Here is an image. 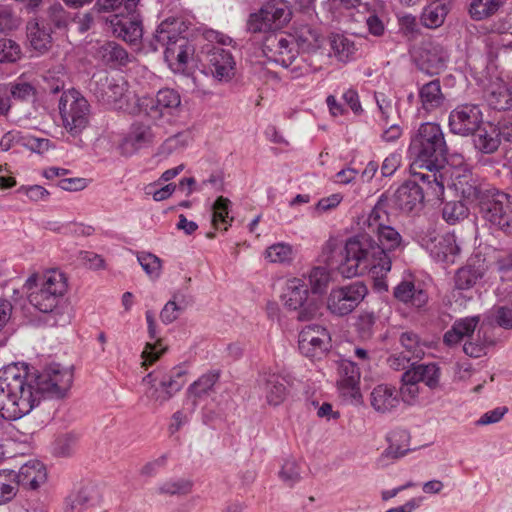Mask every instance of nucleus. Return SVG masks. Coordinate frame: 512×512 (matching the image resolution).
<instances>
[{
	"mask_svg": "<svg viewBox=\"0 0 512 512\" xmlns=\"http://www.w3.org/2000/svg\"><path fill=\"white\" fill-rule=\"evenodd\" d=\"M73 382L70 369L53 363L42 370L13 363L0 369V415L17 420L30 413L44 398H63Z\"/></svg>",
	"mask_w": 512,
	"mask_h": 512,
	"instance_id": "1",
	"label": "nucleus"
},
{
	"mask_svg": "<svg viewBox=\"0 0 512 512\" xmlns=\"http://www.w3.org/2000/svg\"><path fill=\"white\" fill-rule=\"evenodd\" d=\"M376 242L367 233L350 237L342 251L343 257L335 267L345 278L371 273L375 278H382L391 270L389 252L401 246L402 237L389 225L382 227L377 233Z\"/></svg>",
	"mask_w": 512,
	"mask_h": 512,
	"instance_id": "2",
	"label": "nucleus"
},
{
	"mask_svg": "<svg viewBox=\"0 0 512 512\" xmlns=\"http://www.w3.org/2000/svg\"><path fill=\"white\" fill-rule=\"evenodd\" d=\"M187 30L188 27L181 18H167L158 25L150 43L154 51L159 47L165 48L164 59L173 71H184L189 62H198V49H201L203 42L217 41L227 44L232 41L229 36L213 30L207 31L203 36L189 38Z\"/></svg>",
	"mask_w": 512,
	"mask_h": 512,
	"instance_id": "3",
	"label": "nucleus"
},
{
	"mask_svg": "<svg viewBox=\"0 0 512 512\" xmlns=\"http://www.w3.org/2000/svg\"><path fill=\"white\" fill-rule=\"evenodd\" d=\"M29 303L38 311L48 314L50 326H66L72 319V308L65 298L67 278L58 270L34 273L23 285Z\"/></svg>",
	"mask_w": 512,
	"mask_h": 512,
	"instance_id": "4",
	"label": "nucleus"
},
{
	"mask_svg": "<svg viewBox=\"0 0 512 512\" xmlns=\"http://www.w3.org/2000/svg\"><path fill=\"white\" fill-rule=\"evenodd\" d=\"M462 196L476 201L478 215L491 227L512 234V196L490 184L459 180L454 184Z\"/></svg>",
	"mask_w": 512,
	"mask_h": 512,
	"instance_id": "5",
	"label": "nucleus"
},
{
	"mask_svg": "<svg viewBox=\"0 0 512 512\" xmlns=\"http://www.w3.org/2000/svg\"><path fill=\"white\" fill-rule=\"evenodd\" d=\"M409 153L414 156L412 169H425L427 173L443 174L447 161L448 146L440 125L422 123L412 136Z\"/></svg>",
	"mask_w": 512,
	"mask_h": 512,
	"instance_id": "6",
	"label": "nucleus"
},
{
	"mask_svg": "<svg viewBox=\"0 0 512 512\" xmlns=\"http://www.w3.org/2000/svg\"><path fill=\"white\" fill-rule=\"evenodd\" d=\"M413 179L400 185L390 202L392 207L404 213L418 212L422 209L425 197L431 200H440L444 194L445 176L416 171L410 167Z\"/></svg>",
	"mask_w": 512,
	"mask_h": 512,
	"instance_id": "7",
	"label": "nucleus"
},
{
	"mask_svg": "<svg viewBox=\"0 0 512 512\" xmlns=\"http://www.w3.org/2000/svg\"><path fill=\"white\" fill-rule=\"evenodd\" d=\"M292 12L286 0H267L249 14L246 30L251 34H265L282 29L290 20Z\"/></svg>",
	"mask_w": 512,
	"mask_h": 512,
	"instance_id": "8",
	"label": "nucleus"
},
{
	"mask_svg": "<svg viewBox=\"0 0 512 512\" xmlns=\"http://www.w3.org/2000/svg\"><path fill=\"white\" fill-rule=\"evenodd\" d=\"M410 53L415 66L429 76L443 71L450 59L448 48L436 39L421 41Z\"/></svg>",
	"mask_w": 512,
	"mask_h": 512,
	"instance_id": "9",
	"label": "nucleus"
},
{
	"mask_svg": "<svg viewBox=\"0 0 512 512\" xmlns=\"http://www.w3.org/2000/svg\"><path fill=\"white\" fill-rule=\"evenodd\" d=\"M96 99L108 109L126 111L129 108L130 92L122 76H100L91 84Z\"/></svg>",
	"mask_w": 512,
	"mask_h": 512,
	"instance_id": "10",
	"label": "nucleus"
},
{
	"mask_svg": "<svg viewBox=\"0 0 512 512\" xmlns=\"http://www.w3.org/2000/svg\"><path fill=\"white\" fill-rule=\"evenodd\" d=\"M58 107L64 128L73 136L79 135L88 124V101L70 89L62 93Z\"/></svg>",
	"mask_w": 512,
	"mask_h": 512,
	"instance_id": "11",
	"label": "nucleus"
},
{
	"mask_svg": "<svg viewBox=\"0 0 512 512\" xmlns=\"http://www.w3.org/2000/svg\"><path fill=\"white\" fill-rule=\"evenodd\" d=\"M308 287L303 279L293 278L286 282L282 295L284 305L290 310L297 311L299 321L313 319L319 311L318 303L308 297Z\"/></svg>",
	"mask_w": 512,
	"mask_h": 512,
	"instance_id": "12",
	"label": "nucleus"
},
{
	"mask_svg": "<svg viewBox=\"0 0 512 512\" xmlns=\"http://www.w3.org/2000/svg\"><path fill=\"white\" fill-rule=\"evenodd\" d=\"M208 42L202 43L198 62L205 63L215 78L219 80L230 78L233 75L235 61L231 52L222 46L230 45L232 41L227 44H221L217 41H215L216 44H213V41Z\"/></svg>",
	"mask_w": 512,
	"mask_h": 512,
	"instance_id": "13",
	"label": "nucleus"
},
{
	"mask_svg": "<svg viewBox=\"0 0 512 512\" xmlns=\"http://www.w3.org/2000/svg\"><path fill=\"white\" fill-rule=\"evenodd\" d=\"M367 293V286L361 281L332 289L327 300V307L334 315H348L361 303Z\"/></svg>",
	"mask_w": 512,
	"mask_h": 512,
	"instance_id": "14",
	"label": "nucleus"
},
{
	"mask_svg": "<svg viewBox=\"0 0 512 512\" xmlns=\"http://www.w3.org/2000/svg\"><path fill=\"white\" fill-rule=\"evenodd\" d=\"M261 35V50L267 60L283 67H288L295 61L296 49L289 35L276 32Z\"/></svg>",
	"mask_w": 512,
	"mask_h": 512,
	"instance_id": "15",
	"label": "nucleus"
},
{
	"mask_svg": "<svg viewBox=\"0 0 512 512\" xmlns=\"http://www.w3.org/2000/svg\"><path fill=\"white\" fill-rule=\"evenodd\" d=\"M483 113L478 104L457 105L449 114L448 125L453 134L470 136L483 124Z\"/></svg>",
	"mask_w": 512,
	"mask_h": 512,
	"instance_id": "16",
	"label": "nucleus"
},
{
	"mask_svg": "<svg viewBox=\"0 0 512 512\" xmlns=\"http://www.w3.org/2000/svg\"><path fill=\"white\" fill-rule=\"evenodd\" d=\"M298 346L304 356L321 359L331 347V337L325 327L317 324L307 325L299 333Z\"/></svg>",
	"mask_w": 512,
	"mask_h": 512,
	"instance_id": "17",
	"label": "nucleus"
},
{
	"mask_svg": "<svg viewBox=\"0 0 512 512\" xmlns=\"http://www.w3.org/2000/svg\"><path fill=\"white\" fill-rule=\"evenodd\" d=\"M422 246L435 261L445 264H453L460 254V246L453 233H429L422 238Z\"/></svg>",
	"mask_w": 512,
	"mask_h": 512,
	"instance_id": "18",
	"label": "nucleus"
},
{
	"mask_svg": "<svg viewBox=\"0 0 512 512\" xmlns=\"http://www.w3.org/2000/svg\"><path fill=\"white\" fill-rule=\"evenodd\" d=\"M181 104L180 94L171 88H164L155 97H144L140 100V108L152 119H160L172 115Z\"/></svg>",
	"mask_w": 512,
	"mask_h": 512,
	"instance_id": "19",
	"label": "nucleus"
},
{
	"mask_svg": "<svg viewBox=\"0 0 512 512\" xmlns=\"http://www.w3.org/2000/svg\"><path fill=\"white\" fill-rule=\"evenodd\" d=\"M491 260L481 250L475 252L467 261V264L457 270L455 274V287L459 290H468L480 281L490 265Z\"/></svg>",
	"mask_w": 512,
	"mask_h": 512,
	"instance_id": "20",
	"label": "nucleus"
},
{
	"mask_svg": "<svg viewBox=\"0 0 512 512\" xmlns=\"http://www.w3.org/2000/svg\"><path fill=\"white\" fill-rule=\"evenodd\" d=\"M127 14H113L109 19L114 34L130 44H137L143 36V26L136 10L126 11Z\"/></svg>",
	"mask_w": 512,
	"mask_h": 512,
	"instance_id": "21",
	"label": "nucleus"
},
{
	"mask_svg": "<svg viewBox=\"0 0 512 512\" xmlns=\"http://www.w3.org/2000/svg\"><path fill=\"white\" fill-rule=\"evenodd\" d=\"M17 488L25 490H37L47 480V471L39 460H30L23 464L19 471H15Z\"/></svg>",
	"mask_w": 512,
	"mask_h": 512,
	"instance_id": "22",
	"label": "nucleus"
},
{
	"mask_svg": "<svg viewBox=\"0 0 512 512\" xmlns=\"http://www.w3.org/2000/svg\"><path fill=\"white\" fill-rule=\"evenodd\" d=\"M26 35L30 48L38 54L46 53L52 46V28L46 20H30L26 25Z\"/></svg>",
	"mask_w": 512,
	"mask_h": 512,
	"instance_id": "23",
	"label": "nucleus"
},
{
	"mask_svg": "<svg viewBox=\"0 0 512 512\" xmlns=\"http://www.w3.org/2000/svg\"><path fill=\"white\" fill-rule=\"evenodd\" d=\"M153 141L154 133L149 125L134 123L123 139L121 149L123 154L132 155L136 151L151 145Z\"/></svg>",
	"mask_w": 512,
	"mask_h": 512,
	"instance_id": "24",
	"label": "nucleus"
},
{
	"mask_svg": "<svg viewBox=\"0 0 512 512\" xmlns=\"http://www.w3.org/2000/svg\"><path fill=\"white\" fill-rule=\"evenodd\" d=\"M289 36L293 40V45H297L304 52L316 51L322 46L324 40L320 29L310 24L296 25L293 34Z\"/></svg>",
	"mask_w": 512,
	"mask_h": 512,
	"instance_id": "25",
	"label": "nucleus"
},
{
	"mask_svg": "<svg viewBox=\"0 0 512 512\" xmlns=\"http://www.w3.org/2000/svg\"><path fill=\"white\" fill-rule=\"evenodd\" d=\"M400 403L398 390L388 384H380L370 393V404L378 413H390Z\"/></svg>",
	"mask_w": 512,
	"mask_h": 512,
	"instance_id": "26",
	"label": "nucleus"
},
{
	"mask_svg": "<svg viewBox=\"0 0 512 512\" xmlns=\"http://www.w3.org/2000/svg\"><path fill=\"white\" fill-rule=\"evenodd\" d=\"M218 379V372H208L188 387L185 406L186 409H190V413H193L199 401L209 394Z\"/></svg>",
	"mask_w": 512,
	"mask_h": 512,
	"instance_id": "27",
	"label": "nucleus"
},
{
	"mask_svg": "<svg viewBox=\"0 0 512 512\" xmlns=\"http://www.w3.org/2000/svg\"><path fill=\"white\" fill-rule=\"evenodd\" d=\"M393 296L400 302L411 307L421 308L428 301L427 292L420 284L415 285L413 281L403 280L394 287Z\"/></svg>",
	"mask_w": 512,
	"mask_h": 512,
	"instance_id": "28",
	"label": "nucleus"
},
{
	"mask_svg": "<svg viewBox=\"0 0 512 512\" xmlns=\"http://www.w3.org/2000/svg\"><path fill=\"white\" fill-rule=\"evenodd\" d=\"M452 0H432L421 12V24L429 29H436L443 25L451 10Z\"/></svg>",
	"mask_w": 512,
	"mask_h": 512,
	"instance_id": "29",
	"label": "nucleus"
},
{
	"mask_svg": "<svg viewBox=\"0 0 512 512\" xmlns=\"http://www.w3.org/2000/svg\"><path fill=\"white\" fill-rule=\"evenodd\" d=\"M95 57L111 68L126 66L129 62L128 52L115 41H106L99 45Z\"/></svg>",
	"mask_w": 512,
	"mask_h": 512,
	"instance_id": "30",
	"label": "nucleus"
},
{
	"mask_svg": "<svg viewBox=\"0 0 512 512\" xmlns=\"http://www.w3.org/2000/svg\"><path fill=\"white\" fill-rule=\"evenodd\" d=\"M441 369L436 363H412L406 370V378L423 382L429 389L436 390L440 387Z\"/></svg>",
	"mask_w": 512,
	"mask_h": 512,
	"instance_id": "31",
	"label": "nucleus"
},
{
	"mask_svg": "<svg viewBox=\"0 0 512 512\" xmlns=\"http://www.w3.org/2000/svg\"><path fill=\"white\" fill-rule=\"evenodd\" d=\"M418 97L421 103V109L427 113L440 108L445 101L442 93L441 83L439 79H433L418 89Z\"/></svg>",
	"mask_w": 512,
	"mask_h": 512,
	"instance_id": "32",
	"label": "nucleus"
},
{
	"mask_svg": "<svg viewBox=\"0 0 512 512\" xmlns=\"http://www.w3.org/2000/svg\"><path fill=\"white\" fill-rule=\"evenodd\" d=\"M263 391L267 402L277 406L285 400L288 394V382L279 374H266L263 378Z\"/></svg>",
	"mask_w": 512,
	"mask_h": 512,
	"instance_id": "33",
	"label": "nucleus"
},
{
	"mask_svg": "<svg viewBox=\"0 0 512 512\" xmlns=\"http://www.w3.org/2000/svg\"><path fill=\"white\" fill-rule=\"evenodd\" d=\"M472 136L475 148L484 154L496 152L501 144L495 125L489 122L483 123Z\"/></svg>",
	"mask_w": 512,
	"mask_h": 512,
	"instance_id": "34",
	"label": "nucleus"
},
{
	"mask_svg": "<svg viewBox=\"0 0 512 512\" xmlns=\"http://www.w3.org/2000/svg\"><path fill=\"white\" fill-rule=\"evenodd\" d=\"M479 316L465 317L456 320L452 327L444 334L443 342L447 346H454L465 337L473 335L479 324Z\"/></svg>",
	"mask_w": 512,
	"mask_h": 512,
	"instance_id": "35",
	"label": "nucleus"
},
{
	"mask_svg": "<svg viewBox=\"0 0 512 512\" xmlns=\"http://www.w3.org/2000/svg\"><path fill=\"white\" fill-rule=\"evenodd\" d=\"M340 389L351 391V395L355 398L359 396L360 370L356 363L348 359H342L338 366Z\"/></svg>",
	"mask_w": 512,
	"mask_h": 512,
	"instance_id": "36",
	"label": "nucleus"
},
{
	"mask_svg": "<svg viewBox=\"0 0 512 512\" xmlns=\"http://www.w3.org/2000/svg\"><path fill=\"white\" fill-rule=\"evenodd\" d=\"M94 494L90 487L71 491L64 500L63 512H84L96 503Z\"/></svg>",
	"mask_w": 512,
	"mask_h": 512,
	"instance_id": "37",
	"label": "nucleus"
},
{
	"mask_svg": "<svg viewBox=\"0 0 512 512\" xmlns=\"http://www.w3.org/2000/svg\"><path fill=\"white\" fill-rule=\"evenodd\" d=\"M488 105L498 111L512 109V84L499 82L491 85L488 96Z\"/></svg>",
	"mask_w": 512,
	"mask_h": 512,
	"instance_id": "38",
	"label": "nucleus"
},
{
	"mask_svg": "<svg viewBox=\"0 0 512 512\" xmlns=\"http://www.w3.org/2000/svg\"><path fill=\"white\" fill-rule=\"evenodd\" d=\"M231 201L223 196H219L212 205V225L215 229L227 231L231 222L230 217Z\"/></svg>",
	"mask_w": 512,
	"mask_h": 512,
	"instance_id": "39",
	"label": "nucleus"
},
{
	"mask_svg": "<svg viewBox=\"0 0 512 512\" xmlns=\"http://www.w3.org/2000/svg\"><path fill=\"white\" fill-rule=\"evenodd\" d=\"M507 0H472L469 13L474 20H483L495 15Z\"/></svg>",
	"mask_w": 512,
	"mask_h": 512,
	"instance_id": "40",
	"label": "nucleus"
},
{
	"mask_svg": "<svg viewBox=\"0 0 512 512\" xmlns=\"http://www.w3.org/2000/svg\"><path fill=\"white\" fill-rule=\"evenodd\" d=\"M330 46L338 60L343 62L353 59L357 51L354 41L342 34L333 35L330 39Z\"/></svg>",
	"mask_w": 512,
	"mask_h": 512,
	"instance_id": "41",
	"label": "nucleus"
},
{
	"mask_svg": "<svg viewBox=\"0 0 512 512\" xmlns=\"http://www.w3.org/2000/svg\"><path fill=\"white\" fill-rule=\"evenodd\" d=\"M15 481L14 470H0V505L9 503L17 495L18 488Z\"/></svg>",
	"mask_w": 512,
	"mask_h": 512,
	"instance_id": "42",
	"label": "nucleus"
},
{
	"mask_svg": "<svg viewBox=\"0 0 512 512\" xmlns=\"http://www.w3.org/2000/svg\"><path fill=\"white\" fill-rule=\"evenodd\" d=\"M186 371L182 367H175L171 370L170 374L163 376L160 379L161 387L166 390L171 399L177 392H179L185 385Z\"/></svg>",
	"mask_w": 512,
	"mask_h": 512,
	"instance_id": "43",
	"label": "nucleus"
},
{
	"mask_svg": "<svg viewBox=\"0 0 512 512\" xmlns=\"http://www.w3.org/2000/svg\"><path fill=\"white\" fill-rule=\"evenodd\" d=\"M400 343L404 348L403 352L414 359H421L425 355V344L412 331L403 332L400 336Z\"/></svg>",
	"mask_w": 512,
	"mask_h": 512,
	"instance_id": "44",
	"label": "nucleus"
},
{
	"mask_svg": "<svg viewBox=\"0 0 512 512\" xmlns=\"http://www.w3.org/2000/svg\"><path fill=\"white\" fill-rule=\"evenodd\" d=\"M388 214L384 209L382 199H380L374 208L370 211L363 225L367 228V234H376L382 227L386 225Z\"/></svg>",
	"mask_w": 512,
	"mask_h": 512,
	"instance_id": "45",
	"label": "nucleus"
},
{
	"mask_svg": "<svg viewBox=\"0 0 512 512\" xmlns=\"http://www.w3.org/2000/svg\"><path fill=\"white\" fill-rule=\"evenodd\" d=\"M399 400L408 405H415L418 402L420 388L419 382L415 379L406 378V371L401 376V387L398 390Z\"/></svg>",
	"mask_w": 512,
	"mask_h": 512,
	"instance_id": "46",
	"label": "nucleus"
},
{
	"mask_svg": "<svg viewBox=\"0 0 512 512\" xmlns=\"http://www.w3.org/2000/svg\"><path fill=\"white\" fill-rule=\"evenodd\" d=\"M40 20H46L48 27L52 28L53 26L56 29H65L70 22V13L61 4L56 3L49 7L46 17Z\"/></svg>",
	"mask_w": 512,
	"mask_h": 512,
	"instance_id": "47",
	"label": "nucleus"
},
{
	"mask_svg": "<svg viewBox=\"0 0 512 512\" xmlns=\"http://www.w3.org/2000/svg\"><path fill=\"white\" fill-rule=\"evenodd\" d=\"M309 284L314 294H322L326 291L331 280L330 271L326 267H314L309 275Z\"/></svg>",
	"mask_w": 512,
	"mask_h": 512,
	"instance_id": "48",
	"label": "nucleus"
},
{
	"mask_svg": "<svg viewBox=\"0 0 512 512\" xmlns=\"http://www.w3.org/2000/svg\"><path fill=\"white\" fill-rule=\"evenodd\" d=\"M468 216V208L461 201H450L442 209L443 219L451 225L458 223Z\"/></svg>",
	"mask_w": 512,
	"mask_h": 512,
	"instance_id": "49",
	"label": "nucleus"
},
{
	"mask_svg": "<svg viewBox=\"0 0 512 512\" xmlns=\"http://www.w3.org/2000/svg\"><path fill=\"white\" fill-rule=\"evenodd\" d=\"M137 260L145 273L153 280L161 275L162 261L156 255L149 252H140Z\"/></svg>",
	"mask_w": 512,
	"mask_h": 512,
	"instance_id": "50",
	"label": "nucleus"
},
{
	"mask_svg": "<svg viewBox=\"0 0 512 512\" xmlns=\"http://www.w3.org/2000/svg\"><path fill=\"white\" fill-rule=\"evenodd\" d=\"M265 257L272 263H285L293 259V248L287 243H276L265 251Z\"/></svg>",
	"mask_w": 512,
	"mask_h": 512,
	"instance_id": "51",
	"label": "nucleus"
},
{
	"mask_svg": "<svg viewBox=\"0 0 512 512\" xmlns=\"http://www.w3.org/2000/svg\"><path fill=\"white\" fill-rule=\"evenodd\" d=\"M374 98L381 120L385 125H389L393 120L394 114L397 113L396 108L392 103V99L381 92H375Z\"/></svg>",
	"mask_w": 512,
	"mask_h": 512,
	"instance_id": "52",
	"label": "nucleus"
},
{
	"mask_svg": "<svg viewBox=\"0 0 512 512\" xmlns=\"http://www.w3.org/2000/svg\"><path fill=\"white\" fill-rule=\"evenodd\" d=\"M21 57V48L12 39H0V62L14 63Z\"/></svg>",
	"mask_w": 512,
	"mask_h": 512,
	"instance_id": "53",
	"label": "nucleus"
},
{
	"mask_svg": "<svg viewBox=\"0 0 512 512\" xmlns=\"http://www.w3.org/2000/svg\"><path fill=\"white\" fill-rule=\"evenodd\" d=\"M400 33L407 39H415L420 35V25L416 16L412 14H404L398 18Z\"/></svg>",
	"mask_w": 512,
	"mask_h": 512,
	"instance_id": "54",
	"label": "nucleus"
},
{
	"mask_svg": "<svg viewBox=\"0 0 512 512\" xmlns=\"http://www.w3.org/2000/svg\"><path fill=\"white\" fill-rule=\"evenodd\" d=\"M78 437L74 433H67L55 441L54 451L59 456H70L77 446Z\"/></svg>",
	"mask_w": 512,
	"mask_h": 512,
	"instance_id": "55",
	"label": "nucleus"
},
{
	"mask_svg": "<svg viewBox=\"0 0 512 512\" xmlns=\"http://www.w3.org/2000/svg\"><path fill=\"white\" fill-rule=\"evenodd\" d=\"M192 482L187 479L170 480L163 483L159 488V493L162 494H187L191 491Z\"/></svg>",
	"mask_w": 512,
	"mask_h": 512,
	"instance_id": "56",
	"label": "nucleus"
},
{
	"mask_svg": "<svg viewBox=\"0 0 512 512\" xmlns=\"http://www.w3.org/2000/svg\"><path fill=\"white\" fill-rule=\"evenodd\" d=\"M19 18L13 9L7 5H0V33H7L17 29Z\"/></svg>",
	"mask_w": 512,
	"mask_h": 512,
	"instance_id": "57",
	"label": "nucleus"
},
{
	"mask_svg": "<svg viewBox=\"0 0 512 512\" xmlns=\"http://www.w3.org/2000/svg\"><path fill=\"white\" fill-rule=\"evenodd\" d=\"M281 479L289 486L300 480V469L294 460H286L279 472Z\"/></svg>",
	"mask_w": 512,
	"mask_h": 512,
	"instance_id": "58",
	"label": "nucleus"
},
{
	"mask_svg": "<svg viewBox=\"0 0 512 512\" xmlns=\"http://www.w3.org/2000/svg\"><path fill=\"white\" fill-rule=\"evenodd\" d=\"M8 91L10 96L21 101L32 99L35 94L34 87L30 83L24 81L11 84V88Z\"/></svg>",
	"mask_w": 512,
	"mask_h": 512,
	"instance_id": "59",
	"label": "nucleus"
},
{
	"mask_svg": "<svg viewBox=\"0 0 512 512\" xmlns=\"http://www.w3.org/2000/svg\"><path fill=\"white\" fill-rule=\"evenodd\" d=\"M285 68L288 69V73L291 79H298L314 72L312 66L307 63L304 58H298L297 56L295 61H293L290 66Z\"/></svg>",
	"mask_w": 512,
	"mask_h": 512,
	"instance_id": "60",
	"label": "nucleus"
},
{
	"mask_svg": "<svg viewBox=\"0 0 512 512\" xmlns=\"http://www.w3.org/2000/svg\"><path fill=\"white\" fill-rule=\"evenodd\" d=\"M145 397L156 406H161L169 400V394L160 383L158 386L156 384L149 386L145 391Z\"/></svg>",
	"mask_w": 512,
	"mask_h": 512,
	"instance_id": "61",
	"label": "nucleus"
},
{
	"mask_svg": "<svg viewBox=\"0 0 512 512\" xmlns=\"http://www.w3.org/2000/svg\"><path fill=\"white\" fill-rule=\"evenodd\" d=\"M94 8L99 12H114V14H124L125 0H97Z\"/></svg>",
	"mask_w": 512,
	"mask_h": 512,
	"instance_id": "62",
	"label": "nucleus"
},
{
	"mask_svg": "<svg viewBox=\"0 0 512 512\" xmlns=\"http://www.w3.org/2000/svg\"><path fill=\"white\" fill-rule=\"evenodd\" d=\"M495 127L500 140L512 143V114L503 116Z\"/></svg>",
	"mask_w": 512,
	"mask_h": 512,
	"instance_id": "63",
	"label": "nucleus"
},
{
	"mask_svg": "<svg viewBox=\"0 0 512 512\" xmlns=\"http://www.w3.org/2000/svg\"><path fill=\"white\" fill-rule=\"evenodd\" d=\"M401 155L398 153H392L387 156L381 166V174L384 177L392 176L396 170L400 167Z\"/></svg>",
	"mask_w": 512,
	"mask_h": 512,
	"instance_id": "64",
	"label": "nucleus"
}]
</instances>
